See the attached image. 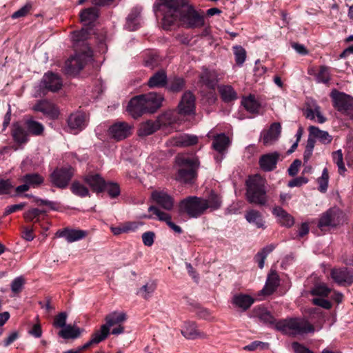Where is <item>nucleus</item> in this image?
<instances>
[{"mask_svg":"<svg viewBox=\"0 0 353 353\" xmlns=\"http://www.w3.org/2000/svg\"><path fill=\"white\" fill-rule=\"evenodd\" d=\"M127 320V314L124 312L114 311L108 314L105 316V326L107 330H110V327H114L110 333L113 335H119L124 332L125 327L122 325Z\"/></svg>","mask_w":353,"mask_h":353,"instance_id":"9","label":"nucleus"},{"mask_svg":"<svg viewBox=\"0 0 353 353\" xmlns=\"http://www.w3.org/2000/svg\"><path fill=\"white\" fill-rule=\"evenodd\" d=\"M242 105L250 113H258L260 109L259 103L255 99L253 95L243 99Z\"/></svg>","mask_w":353,"mask_h":353,"instance_id":"44","label":"nucleus"},{"mask_svg":"<svg viewBox=\"0 0 353 353\" xmlns=\"http://www.w3.org/2000/svg\"><path fill=\"white\" fill-rule=\"evenodd\" d=\"M98 17V10L95 8L84 9L80 14L81 21L86 23L87 27L92 28V23Z\"/></svg>","mask_w":353,"mask_h":353,"instance_id":"38","label":"nucleus"},{"mask_svg":"<svg viewBox=\"0 0 353 353\" xmlns=\"http://www.w3.org/2000/svg\"><path fill=\"white\" fill-rule=\"evenodd\" d=\"M168 85V76L165 70L155 72L148 79L147 85L151 88H165Z\"/></svg>","mask_w":353,"mask_h":353,"instance_id":"20","label":"nucleus"},{"mask_svg":"<svg viewBox=\"0 0 353 353\" xmlns=\"http://www.w3.org/2000/svg\"><path fill=\"white\" fill-rule=\"evenodd\" d=\"M308 130L313 138L318 139L323 144H328L332 141V137L327 131L321 130L318 127L312 125Z\"/></svg>","mask_w":353,"mask_h":353,"instance_id":"37","label":"nucleus"},{"mask_svg":"<svg viewBox=\"0 0 353 353\" xmlns=\"http://www.w3.org/2000/svg\"><path fill=\"white\" fill-rule=\"evenodd\" d=\"M83 181L97 193L102 192L106 186V182L99 174L89 173L83 178Z\"/></svg>","mask_w":353,"mask_h":353,"instance_id":"17","label":"nucleus"},{"mask_svg":"<svg viewBox=\"0 0 353 353\" xmlns=\"http://www.w3.org/2000/svg\"><path fill=\"white\" fill-rule=\"evenodd\" d=\"M334 108L339 112L353 119V97L344 92L333 90L330 93Z\"/></svg>","mask_w":353,"mask_h":353,"instance_id":"6","label":"nucleus"},{"mask_svg":"<svg viewBox=\"0 0 353 353\" xmlns=\"http://www.w3.org/2000/svg\"><path fill=\"white\" fill-rule=\"evenodd\" d=\"M281 132V125L280 123H273L269 130L264 132L263 137V143L265 145H271L275 142L279 137Z\"/></svg>","mask_w":353,"mask_h":353,"instance_id":"27","label":"nucleus"},{"mask_svg":"<svg viewBox=\"0 0 353 353\" xmlns=\"http://www.w3.org/2000/svg\"><path fill=\"white\" fill-rule=\"evenodd\" d=\"M246 221L257 228H265V221H263V216L260 212L256 210H248L245 214Z\"/></svg>","mask_w":353,"mask_h":353,"instance_id":"34","label":"nucleus"},{"mask_svg":"<svg viewBox=\"0 0 353 353\" xmlns=\"http://www.w3.org/2000/svg\"><path fill=\"white\" fill-rule=\"evenodd\" d=\"M12 137L13 140L19 144L25 143L28 141L27 130L18 122L12 124Z\"/></svg>","mask_w":353,"mask_h":353,"instance_id":"32","label":"nucleus"},{"mask_svg":"<svg viewBox=\"0 0 353 353\" xmlns=\"http://www.w3.org/2000/svg\"><path fill=\"white\" fill-rule=\"evenodd\" d=\"M315 77L317 83L328 84L331 79L330 68L326 65H321Z\"/></svg>","mask_w":353,"mask_h":353,"instance_id":"45","label":"nucleus"},{"mask_svg":"<svg viewBox=\"0 0 353 353\" xmlns=\"http://www.w3.org/2000/svg\"><path fill=\"white\" fill-rule=\"evenodd\" d=\"M141 8L138 7L133 8L126 18L125 27L130 31L137 30L139 27V17Z\"/></svg>","mask_w":353,"mask_h":353,"instance_id":"31","label":"nucleus"},{"mask_svg":"<svg viewBox=\"0 0 353 353\" xmlns=\"http://www.w3.org/2000/svg\"><path fill=\"white\" fill-rule=\"evenodd\" d=\"M275 329L284 334H304L314 332V327L306 319L290 318L279 321Z\"/></svg>","mask_w":353,"mask_h":353,"instance_id":"4","label":"nucleus"},{"mask_svg":"<svg viewBox=\"0 0 353 353\" xmlns=\"http://www.w3.org/2000/svg\"><path fill=\"white\" fill-rule=\"evenodd\" d=\"M181 332L182 335L188 339H205L207 335L197 329L194 322H185L183 326Z\"/></svg>","mask_w":353,"mask_h":353,"instance_id":"22","label":"nucleus"},{"mask_svg":"<svg viewBox=\"0 0 353 353\" xmlns=\"http://www.w3.org/2000/svg\"><path fill=\"white\" fill-rule=\"evenodd\" d=\"M79 51V52H76L74 56L71 57L65 61L64 70L66 74L70 75L78 74L91 59L92 55L91 50Z\"/></svg>","mask_w":353,"mask_h":353,"instance_id":"7","label":"nucleus"},{"mask_svg":"<svg viewBox=\"0 0 353 353\" xmlns=\"http://www.w3.org/2000/svg\"><path fill=\"white\" fill-rule=\"evenodd\" d=\"M105 189L107 190L108 194L112 198H115L120 194L119 186L115 183H106Z\"/></svg>","mask_w":353,"mask_h":353,"instance_id":"59","label":"nucleus"},{"mask_svg":"<svg viewBox=\"0 0 353 353\" xmlns=\"http://www.w3.org/2000/svg\"><path fill=\"white\" fill-rule=\"evenodd\" d=\"M22 181L26 183L30 188H37L44 181V178L38 173H29L22 177Z\"/></svg>","mask_w":353,"mask_h":353,"instance_id":"42","label":"nucleus"},{"mask_svg":"<svg viewBox=\"0 0 353 353\" xmlns=\"http://www.w3.org/2000/svg\"><path fill=\"white\" fill-rule=\"evenodd\" d=\"M205 199L196 196H188L179 203V212L186 214L190 218L196 219L206 212Z\"/></svg>","mask_w":353,"mask_h":353,"instance_id":"5","label":"nucleus"},{"mask_svg":"<svg viewBox=\"0 0 353 353\" xmlns=\"http://www.w3.org/2000/svg\"><path fill=\"white\" fill-rule=\"evenodd\" d=\"M74 176V169L71 166L56 168L49 176L51 184L59 189H65Z\"/></svg>","mask_w":353,"mask_h":353,"instance_id":"8","label":"nucleus"},{"mask_svg":"<svg viewBox=\"0 0 353 353\" xmlns=\"http://www.w3.org/2000/svg\"><path fill=\"white\" fill-rule=\"evenodd\" d=\"M330 290L325 285H315L311 290V294L315 296H327Z\"/></svg>","mask_w":353,"mask_h":353,"instance_id":"57","label":"nucleus"},{"mask_svg":"<svg viewBox=\"0 0 353 353\" xmlns=\"http://www.w3.org/2000/svg\"><path fill=\"white\" fill-rule=\"evenodd\" d=\"M246 199L248 203L259 206L266 205L268 201L265 179L259 174L250 176L245 182Z\"/></svg>","mask_w":353,"mask_h":353,"instance_id":"3","label":"nucleus"},{"mask_svg":"<svg viewBox=\"0 0 353 353\" xmlns=\"http://www.w3.org/2000/svg\"><path fill=\"white\" fill-rule=\"evenodd\" d=\"M25 280L22 276L15 278L11 283V290L14 294L20 293L23 288Z\"/></svg>","mask_w":353,"mask_h":353,"instance_id":"56","label":"nucleus"},{"mask_svg":"<svg viewBox=\"0 0 353 353\" xmlns=\"http://www.w3.org/2000/svg\"><path fill=\"white\" fill-rule=\"evenodd\" d=\"M198 137L195 135L182 134L176 137L175 145L180 147H188L196 144Z\"/></svg>","mask_w":353,"mask_h":353,"instance_id":"43","label":"nucleus"},{"mask_svg":"<svg viewBox=\"0 0 353 353\" xmlns=\"http://www.w3.org/2000/svg\"><path fill=\"white\" fill-rule=\"evenodd\" d=\"M92 30L91 28H83L79 31H74L72 33V40L73 41V46L75 49V51L81 50L79 47L82 46L84 50H90L89 47L87 46L86 40L89 38L90 34V31Z\"/></svg>","mask_w":353,"mask_h":353,"instance_id":"15","label":"nucleus"},{"mask_svg":"<svg viewBox=\"0 0 353 353\" xmlns=\"http://www.w3.org/2000/svg\"><path fill=\"white\" fill-rule=\"evenodd\" d=\"M68 125L71 132L74 134L82 130L85 126V114L81 112L71 114L68 119Z\"/></svg>","mask_w":353,"mask_h":353,"instance_id":"23","label":"nucleus"},{"mask_svg":"<svg viewBox=\"0 0 353 353\" xmlns=\"http://www.w3.org/2000/svg\"><path fill=\"white\" fill-rule=\"evenodd\" d=\"M199 79L208 88L214 90L219 82V75L215 70L205 68L199 75Z\"/></svg>","mask_w":353,"mask_h":353,"instance_id":"24","label":"nucleus"},{"mask_svg":"<svg viewBox=\"0 0 353 353\" xmlns=\"http://www.w3.org/2000/svg\"><path fill=\"white\" fill-rule=\"evenodd\" d=\"M175 162L179 166L176 179L184 183H193L200 165L198 157L180 154L176 157Z\"/></svg>","mask_w":353,"mask_h":353,"instance_id":"2","label":"nucleus"},{"mask_svg":"<svg viewBox=\"0 0 353 353\" xmlns=\"http://www.w3.org/2000/svg\"><path fill=\"white\" fill-rule=\"evenodd\" d=\"M26 127L28 129V132L34 136H39L42 134L44 130L43 125L36 121L32 119H28L26 121Z\"/></svg>","mask_w":353,"mask_h":353,"instance_id":"46","label":"nucleus"},{"mask_svg":"<svg viewBox=\"0 0 353 353\" xmlns=\"http://www.w3.org/2000/svg\"><path fill=\"white\" fill-rule=\"evenodd\" d=\"M328 181H329V174L327 168H325L323 170L321 176L317 179V182L319 183L318 190L321 192H325L327 190L328 187Z\"/></svg>","mask_w":353,"mask_h":353,"instance_id":"52","label":"nucleus"},{"mask_svg":"<svg viewBox=\"0 0 353 353\" xmlns=\"http://www.w3.org/2000/svg\"><path fill=\"white\" fill-rule=\"evenodd\" d=\"M24 219L28 222L39 223L40 221V211L38 208H32L24 213Z\"/></svg>","mask_w":353,"mask_h":353,"instance_id":"53","label":"nucleus"},{"mask_svg":"<svg viewBox=\"0 0 353 353\" xmlns=\"http://www.w3.org/2000/svg\"><path fill=\"white\" fill-rule=\"evenodd\" d=\"M152 198L158 205L166 210H171L174 206L173 198L164 192L154 191Z\"/></svg>","mask_w":353,"mask_h":353,"instance_id":"25","label":"nucleus"},{"mask_svg":"<svg viewBox=\"0 0 353 353\" xmlns=\"http://www.w3.org/2000/svg\"><path fill=\"white\" fill-rule=\"evenodd\" d=\"M178 109L181 114L190 115L194 113L195 97L192 92L186 91L183 93Z\"/></svg>","mask_w":353,"mask_h":353,"instance_id":"14","label":"nucleus"},{"mask_svg":"<svg viewBox=\"0 0 353 353\" xmlns=\"http://www.w3.org/2000/svg\"><path fill=\"white\" fill-rule=\"evenodd\" d=\"M156 288L157 283L154 281H150L139 288L137 294L141 296L144 299H148Z\"/></svg>","mask_w":353,"mask_h":353,"instance_id":"49","label":"nucleus"},{"mask_svg":"<svg viewBox=\"0 0 353 353\" xmlns=\"http://www.w3.org/2000/svg\"><path fill=\"white\" fill-rule=\"evenodd\" d=\"M155 234L154 232L149 231L142 234V241L145 245L150 247L153 245Z\"/></svg>","mask_w":353,"mask_h":353,"instance_id":"62","label":"nucleus"},{"mask_svg":"<svg viewBox=\"0 0 353 353\" xmlns=\"http://www.w3.org/2000/svg\"><path fill=\"white\" fill-rule=\"evenodd\" d=\"M272 214L278 219L279 223L282 226L290 228L294 223L293 216L279 206L273 208Z\"/></svg>","mask_w":353,"mask_h":353,"instance_id":"30","label":"nucleus"},{"mask_svg":"<svg viewBox=\"0 0 353 353\" xmlns=\"http://www.w3.org/2000/svg\"><path fill=\"white\" fill-rule=\"evenodd\" d=\"M160 127V123L149 120L143 123L139 129V135L141 137L148 136L155 132Z\"/></svg>","mask_w":353,"mask_h":353,"instance_id":"41","label":"nucleus"},{"mask_svg":"<svg viewBox=\"0 0 353 353\" xmlns=\"http://www.w3.org/2000/svg\"><path fill=\"white\" fill-rule=\"evenodd\" d=\"M280 154L277 152L262 155L259 159L261 168L265 172L274 170L279 159Z\"/></svg>","mask_w":353,"mask_h":353,"instance_id":"19","label":"nucleus"},{"mask_svg":"<svg viewBox=\"0 0 353 353\" xmlns=\"http://www.w3.org/2000/svg\"><path fill=\"white\" fill-rule=\"evenodd\" d=\"M88 232L82 230H72L65 228L57 232L56 235L58 237H64L68 243H72L85 238Z\"/></svg>","mask_w":353,"mask_h":353,"instance_id":"21","label":"nucleus"},{"mask_svg":"<svg viewBox=\"0 0 353 353\" xmlns=\"http://www.w3.org/2000/svg\"><path fill=\"white\" fill-rule=\"evenodd\" d=\"M254 302V299L252 296L244 294H237L234 295L232 301V304L241 308L243 311L249 309Z\"/></svg>","mask_w":353,"mask_h":353,"instance_id":"33","label":"nucleus"},{"mask_svg":"<svg viewBox=\"0 0 353 353\" xmlns=\"http://www.w3.org/2000/svg\"><path fill=\"white\" fill-rule=\"evenodd\" d=\"M230 141L224 133L214 136L212 142L213 148L219 153L225 152L230 145Z\"/></svg>","mask_w":353,"mask_h":353,"instance_id":"36","label":"nucleus"},{"mask_svg":"<svg viewBox=\"0 0 353 353\" xmlns=\"http://www.w3.org/2000/svg\"><path fill=\"white\" fill-rule=\"evenodd\" d=\"M233 52L236 65L241 66L246 59L245 50L241 46H236L233 47Z\"/></svg>","mask_w":353,"mask_h":353,"instance_id":"51","label":"nucleus"},{"mask_svg":"<svg viewBox=\"0 0 353 353\" xmlns=\"http://www.w3.org/2000/svg\"><path fill=\"white\" fill-rule=\"evenodd\" d=\"M127 111L134 119L147 114L141 94L130 99L127 106Z\"/></svg>","mask_w":353,"mask_h":353,"instance_id":"16","label":"nucleus"},{"mask_svg":"<svg viewBox=\"0 0 353 353\" xmlns=\"http://www.w3.org/2000/svg\"><path fill=\"white\" fill-rule=\"evenodd\" d=\"M256 315L259 319L264 323L275 327L276 323L278 322L274 317L265 308H259L256 312Z\"/></svg>","mask_w":353,"mask_h":353,"instance_id":"48","label":"nucleus"},{"mask_svg":"<svg viewBox=\"0 0 353 353\" xmlns=\"http://www.w3.org/2000/svg\"><path fill=\"white\" fill-rule=\"evenodd\" d=\"M31 8H32L31 4H30V3L26 4L24 6L21 8L19 10L14 12L12 15V18L17 19L19 17H23L26 16L30 11Z\"/></svg>","mask_w":353,"mask_h":353,"instance_id":"61","label":"nucleus"},{"mask_svg":"<svg viewBox=\"0 0 353 353\" xmlns=\"http://www.w3.org/2000/svg\"><path fill=\"white\" fill-rule=\"evenodd\" d=\"M206 210L214 211L219 209L222 205L221 196L212 190L209 194L208 199H205Z\"/></svg>","mask_w":353,"mask_h":353,"instance_id":"40","label":"nucleus"},{"mask_svg":"<svg viewBox=\"0 0 353 353\" xmlns=\"http://www.w3.org/2000/svg\"><path fill=\"white\" fill-rule=\"evenodd\" d=\"M148 211L152 212L154 214H155L157 216L159 221H165L166 224H168L169 221H171V216L168 213L161 211L155 206H150L148 208Z\"/></svg>","mask_w":353,"mask_h":353,"instance_id":"54","label":"nucleus"},{"mask_svg":"<svg viewBox=\"0 0 353 353\" xmlns=\"http://www.w3.org/2000/svg\"><path fill=\"white\" fill-rule=\"evenodd\" d=\"M40 87L48 91L55 92L61 88L62 80L58 74L48 72L43 75L40 83Z\"/></svg>","mask_w":353,"mask_h":353,"instance_id":"13","label":"nucleus"},{"mask_svg":"<svg viewBox=\"0 0 353 353\" xmlns=\"http://www.w3.org/2000/svg\"><path fill=\"white\" fill-rule=\"evenodd\" d=\"M219 92L221 99L229 103L237 99V94L231 85H220L219 86Z\"/></svg>","mask_w":353,"mask_h":353,"instance_id":"39","label":"nucleus"},{"mask_svg":"<svg viewBox=\"0 0 353 353\" xmlns=\"http://www.w3.org/2000/svg\"><path fill=\"white\" fill-rule=\"evenodd\" d=\"M33 110L41 112L51 119H57L59 116V110L56 106L47 100L38 101L33 107Z\"/></svg>","mask_w":353,"mask_h":353,"instance_id":"18","label":"nucleus"},{"mask_svg":"<svg viewBox=\"0 0 353 353\" xmlns=\"http://www.w3.org/2000/svg\"><path fill=\"white\" fill-rule=\"evenodd\" d=\"M72 194L79 197H85L90 195L88 188L78 181H74L70 185Z\"/></svg>","mask_w":353,"mask_h":353,"instance_id":"47","label":"nucleus"},{"mask_svg":"<svg viewBox=\"0 0 353 353\" xmlns=\"http://www.w3.org/2000/svg\"><path fill=\"white\" fill-rule=\"evenodd\" d=\"M301 165V161L295 159L290 165L288 168V174L290 176H294L299 172V168Z\"/></svg>","mask_w":353,"mask_h":353,"instance_id":"64","label":"nucleus"},{"mask_svg":"<svg viewBox=\"0 0 353 353\" xmlns=\"http://www.w3.org/2000/svg\"><path fill=\"white\" fill-rule=\"evenodd\" d=\"M110 330H107L105 326L101 325L100 329L96 330L91 336L90 339L81 347V349L86 350L94 345H97L104 341L110 334Z\"/></svg>","mask_w":353,"mask_h":353,"instance_id":"26","label":"nucleus"},{"mask_svg":"<svg viewBox=\"0 0 353 353\" xmlns=\"http://www.w3.org/2000/svg\"><path fill=\"white\" fill-rule=\"evenodd\" d=\"M185 87V81L181 77H174L170 80L167 89L172 92H179Z\"/></svg>","mask_w":353,"mask_h":353,"instance_id":"50","label":"nucleus"},{"mask_svg":"<svg viewBox=\"0 0 353 353\" xmlns=\"http://www.w3.org/2000/svg\"><path fill=\"white\" fill-rule=\"evenodd\" d=\"M67 314L65 312H61L54 317L53 325L55 327L64 328L66 325Z\"/></svg>","mask_w":353,"mask_h":353,"instance_id":"58","label":"nucleus"},{"mask_svg":"<svg viewBox=\"0 0 353 353\" xmlns=\"http://www.w3.org/2000/svg\"><path fill=\"white\" fill-rule=\"evenodd\" d=\"M83 331V329L79 327L67 325L59 332L58 335L64 339H74L79 338Z\"/></svg>","mask_w":353,"mask_h":353,"instance_id":"35","label":"nucleus"},{"mask_svg":"<svg viewBox=\"0 0 353 353\" xmlns=\"http://www.w3.org/2000/svg\"><path fill=\"white\" fill-rule=\"evenodd\" d=\"M334 162L337 165L339 172L342 173L345 171V165L343 163V157L341 150H338L332 153Z\"/></svg>","mask_w":353,"mask_h":353,"instance_id":"55","label":"nucleus"},{"mask_svg":"<svg viewBox=\"0 0 353 353\" xmlns=\"http://www.w3.org/2000/svg\"><path fill=\"white\" fill-rule=\"evenodd\" d=\"M268 347V344L261 341H255L250 344L244 347V350L248 351H253L258 348L265 349Z\"/></svg>","mask_w":353,"mask_h":353,"instance_id":"63","label":"nucleus"},{"mask_svg":"<svg viewBox=\"0 0 353 353\" xmlns=\"http://www.w3.org/2000/svg\"><path fill=\"white\" fill-rule=\"evenodd\" d=\"M161 125H170L175 121L172 112H165L161 115L157 121Z\"/></svg>","mask_w":353,"mask_h":353,"instance_id":"60","label":"nucleus"},{"mask_svg":"<svg viewBox=\"0 0 353 353\" xmlns=\"http://www.w3.org/2000/svg\"><path fill=\"white\" fill-rule=\"evenodd\" d=\"M132 126L124 121H118L112 124L108 130L111 137L119 141L123 140L132 134Z\"/></svg>","mask_w":353,"mask_h":353,"instance_id":"11","label":"nucleus"},{"mask_svg":"<svg viewBox=\"0 0 353 353\" xmlns=\"http://www.w3.org/2000/svg\"><path fill=\"white\" fill-rule=\"evenodd\" d=\"M154 10L163 16V26L168 29L178 22L185 28H200L205 24L202 12L196 10L188 0H156Z\"/></svg>","mask_w":353,"mask_h":353,"instance_id":"1","label":"nucleus"},{"mask_svg":"<svg viewBox=\"0 0 353 353\" xmlns=\"http://www.w3.org/2000/svg\"><path fill=\"white\" fill-rule=\"evenodd\" d=\"M331 276L339 285H350L353 282V277L347 268L332 270Z\"/></svg>","mask_w":353,"mask_h":353,"instance_id":"29","label":"nucleus"},{"mask_svg":"<svg viewBox=\"0 0 353 353\" xmlns=\"http://www.w3.org/2000/svg\"><path fill=\"white\" fill-rule=\"evenodd\" d=\"M147 113H154L162 105L164 100L163 94L154 92L141 94Z\"/></svg>","mask_w":353,"mask_h":353,"instance_id":"12","label":"nucleus"},{"mask_svg":"<svg viewBox=\"0 0 353 353\" xmlns=\"http://www.w3.org/2000/svg\"><path fill=\"white\" fill-rule=\"evenodd\" d=\"M343 221V212L338 208H330L324 212L319 219L318 227L332 226L339 225Z\"/></svg>","mask_w":353,"mask_h":353,"instance_id":"10","label":"nucleus"},{"mask_svg":"<svg viewBox=\"0 0 353 353\" xmlns=\"http://www.w3.org/2000/svg\"><path fill=\"white\" fill-rule=\"evenodd\" d=\"M279 277L275 271H272L268 276L264 288L260 291L263 295H270L273 294L279 285Z\"/></svg>","mask_w":353,"mask_h":353,"instance_id":"28","label":"nucleus"}]
</instances>
